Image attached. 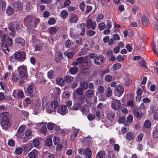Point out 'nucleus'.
<instances>
[{
  "label": "nucleus",
  "mask_w": 158,
  "mask_h": 158,
  "mask_svg": "<svg viewBox=\"0 0 158 158\" xmlns=\"http://www.w3.org/2000/svg\"><path fill=\"white\" fill-rule=\"evenodd\" d=\"M9 117V114L7 112L1 113V125L4 130H6L10 127L11 120Z\"/></svg>",
  "instance_id": "nucleus-1"
},
{
  "label": "nucleus",
  "mask_w": 158,
  "mask_h": 158,
  "mask_svg": "<svg viewBox=\"0 0 158 158\" xmlns=\"http://www.w3.org/2000/svg\"><path fill=\"white\" fill-rule=\"evenodd\" d=\"M1 39L2 44H1V47L3 50L7 53L9 52L8 46L11 47L13 44V41L12 39L9 37L7 39V43L6 42V36L5 34H3L2 35H1Z\"/></svg>",
  "instance_id": "nucleus-2"
},
{
  "label": "nucleus",
  "mask_w": 158,
  "mask_h": 158,
  "mask_svg": "<svg viewBox=\"0 0 158 158\" xmlns=\"http://www.w3.org/2000/svg\"><path fill=\"white\" fill-rule=\"evenodd\" d=\"M25 94L32 98L35 97L37 96V91L33 84H31L29 85L27 89L24 91Z\"/></svg>",
  "instance_id": "nucleus-3"
},
{
  "label": "nucleus",
  "mask_w": 158,
  "mask_h": 158,
  "mask_svg": "<svg viewBox=\"0 0 158 158\" xmlns=\"http://www.w3.org/2000/svg\"><path fill=\"white\" fill-rule=\"evenodd\" d=\"M39 22L38 18H32L31 16H27L24 19V23L26 25L34 27H36Z\"/></svg>",
  "instance_id": "nucleus-4"
},
{
  "label": "nucleus",
  "mask_w": 158,
  "mask_h": 158,
  "mask_svg": "<svg viewBox=\"0 0 158 158\" xmlns=\"http://www.w3.org/2000/svg\"><path fill=\"white\" fill-rule=\"evenodd\" d=\"M32 41L35 46V51H39L42 49L43 43L41 41L37 39L35 35H32Z\"/></svg>",
  "instance_id": "nucleus-5"
},
{
  "label": "nucleus",
  "mask_w": 158,
  "mask_h": 158,
  "mask_svg": "<svg viewBox=\"0 0 158 158\" xmlns=\"http://www.w3.org/2000/svg\"><path fill=\"white\" fill-rule=\"evenodd\" d=\"M17 69L20 77L22 78L26 77L27 75L26 66L23 65H21Z\"/></svg>",
  "instance_id": "nucleus-6"
},
{
  "label": "nucleus",
  "mask_w": 158,
  "mask_h": 158,
  "mask_svg": "<svg viewBox=\"0 0 158 158\" xmlns=\"http://www.w3.org/2000/svg\"><path fill=\"white\" fill-rule=\"evenodd\" d=\"M25 52L24 51L17 52L14 54V56L16 60L20 61H23L26 59Z\"/></svg>",
  "instance_id": "nucleus-7"
},
{
  "label": "nucleus",
  "mask_w": 158,
  "mask_h": 158,
  "mask_svg": "<svg viewBox=\"0 0 158 158\" xmlns=\"http://www.w3.org/2000/svg\"><path fill=\"white\" fill-rule=\"evenodd\" d=\"M124 89L123 86L121 85H116L114 90V95L118 97H120L123 93Z\"/></svg>",
  "instance_id": "nucleus-8"
},
{
  "label": "nucleus",
  "mask_w": 158,
  "mask_h": 158,
  "mask_svg": "<svg viewBox=\"0 0 158 158\" xmlns=\"http://www.w3.org/2000/svg\"><path fill=\"white\" fill-rule=\"evenodd\" d=\"M12 96L15 98L21 99L24 98L23 92L22 90L17 89L14 90Z\"/></svg>",
  "instance_id": "nucleus-9"
},
{
  "label": "nucleus",
  "mask_w": 158,
  "mask_h": 158,
  "mask_svg": "<svg viewBox=\"0 0 158 158\" xmlns=\"http://www.w3.org/2000/svg\"><path fill=\"white\" fill-rule=\"evenodd\" d=\"M68 111L67 106L63 105H60L57 110V112L62 115H65L68 113Z\"/></svg>",
  "instance_id": "nucleus-10"
},
{
  "label": "nucleus",
  "mask_w": 158,
  "mask_h": 158,
  "mask_svg": "<svg viewBox=\"0 0 158 158\" xmlns=\"http://www.w3.org/2000/svg\"><path fill=\"white\" fill-rule=\"evenodd\" d=\"M121 105V102L118 100L114 99L111 103V108L114 110H116L119 109Z\"/></svg>",
  "instance_id": "nucleus-11"
},
{
  "label": "nucleus",
  "mask_w": 158,
  "mask_h": 158,
  "mask_svg": "<svg viewBox=\"0 0 158 158\" xmlns=\"http://www.w3.org/2000/svg\"><path fill=\"white\" fill-rule=\"evenodd\" d=\"M105 60V58L102 55H100L97 56L94 59V61L95 63L98 65H101L104 62Z\"/></svg>",
  "instance_id": "nucleus-12"
},
{
  "label": "nucleus",
  "mask_w": 158,
  "mask_h": 158,
  "mask_svg": "<svg viewBox=\"0 0 158 158\" xmlns=\"http://www.w3.org/2000/svg\"><path fill=\"white\" fill-rule=\"evenodd\" d=\"M89 71V69L88 68H83L81 73L78 77H79L80 79H83L88 74Z\"/></svg>",
  "instance_id": "nucleus-13"
},
{
  "label": "nucleus",
  "mask_w": 158,
  "mask_h": 158,
  "mask_svg": "<svg viewBox=\"0 0 158 158\" xmlns=\"http://www.w3.org/2000/svg\"><path fill=\"white\" fill-rule=\"evenodd\" d=\"M32 136V132L30 130H27L25 133V136L23 139V141L24 143L27 142L31 138Z\"/></svg>",
  "instance_id": "nucleus-14"
},
{
  "label": "nucleus",
  "mask_w": 158,
  "mask_h": 158,
  "mask_svg": "<svg viewBox=\"0 0 158 158\" xmlns=\"http://www.w3.org/2000/svg\"><path fill=\"white\" fill-rule=\"evenodd\" d=\"M86 26L88 28L91 27L94 30L96 26V23L95 22L92 21L91 19H88L86 22Z\"/></svg>",
  "instance_id": "nucleus-15"
},
{
  "label": "nucleus",
  "mask_w": 158,
  "mask_h": 158,
  "mask_svg": "<svg viewBox=\"0 0 158 158\" xmlns=\"http://www.w3.org/2000/svg\"><path fill=\"white\" fill-rule=\"evenodd\" d=\"M80 133H81V131L79 129L74 128L72 132V135L70 137V140L71 141H73L76 138L77 136Z\"/></svg>",
  "instance_id": "nucleus-16"
},
{
  "label": "nucleus",
  "mask_w": 158,
  "mask_h": 158,
  "mask_svg": "<svg viewBox=\"0 0 158 158\" xmlns=\"http://www.w3.org/2000/svg\"><path fill=\"white\" fill-rule=\"evenodd\" d=\"M88 56L78 57L77 59L76 62L73 63V64L74 65H77L78 64H82L84 62V59L86 60Z\"/></svg>",
  "instance_id": "nucleus-17"
},
{
  "label": "nucleus",
  "mask_w": 158,
  "mask_h": 158,
  "mask_svg": "<svg viewBox=\"0 0 158 158\" xmlns=\"http://www.w3.org/2000/svg\"><path fill=\"white\" fill-rule=\"evenodd\" d=\"M85 24L83 23L80 24H78L77 25V27L78 28L81 29V32H80V34L81 35L82 37L85 35Z\"/></svg>",
  "instance_id": "nucleus-18"
},
{
  "label": "nucleus",
  "mask_w": 158,
  "mask_h": 158,
  "mask_svg": "<svg viewBox=\"0 0 158 158\" xmlns=\"http://www.w3.org/2000/svg\"><path fill=\"white\" fill-rule=\"evenodd\" d=\"M43 109H45L46 111L49 114L55 113L56 112V110L51 106L50 104H49L43 107Z\"/></svg>",
  "instance_id": "nucleus-19"
},
{
  "label": "nucleus",
  "mask_w": 158,
  "mask_h": 158,
  "mask_svg": "<svg viewBox=\"0 0 158 158\" xmlns=\"http://www.w3.org/2000/svg\"><path fill=\"white\" fill-rule=\"evenodd\" d=\"M63 57L62 54L60 51H57L56 52L55 60L56 62L60 61L62 60Z\"/></svg>",
  "instance_id": "nucleus-20"
},
{
  "label": "nucleus",
  "mask_w": 158,
  "mask_h": 158,
  "mask_svg": "<svg viewBox=\"0 0 158 158\" xmlns=\"http://www.w3.org/2000/svg\"><path fill=\"white\" fill-rule=\"evenodd\" d=\"M47 126L48 129L50 130L55 129L57 130L59 129V127L56 124L50 122L48 123Z\"/></svg>",
  "instance_id": "nucleus-21"
},
{
  "label": "nucleus",
  "mask_w": 158,
  "mask_h": 158,
  "mask_svg": "<svg viewBox=\"0 0 158 158\" xmlns=\"http://www.w3.org/2000/svg\"><path fill=\"white\" fill-rule=\"evenodd\" d=\"M152 112L153 113L154 118L155 120H158V110L154 106L150 107Z\"/></svg>",
  "instance_id": "nucleus-22"
},
{
  "label": "nucleus",
  "mask_w": 158,
  "mask_h": 158,
  "mask_svg": "<svg viewBox=\"0 0 158 158\" xmlns=\"http://www.w3.org/2000/svg\"><path fill=\"white\" fill-rule=\"evenodd\" d=\"M91 140V137L90 136L87 137H84L80 139V141L81 143L84 144H87Z\"/></svg>",
  "instance_id": "nucleus-23"
},
{
  "label": "nucleus",
  "mask_w": 158,
  "mask_h": 158,
  "mask_svg": "<svg viewBox=\"0 0 158 158\" xmlns=\"http://www.w3.org/2000/svg\"><path fill=\"white\" fill-rule=\"evenodd\" d=\"M40 107V103H39V102H37L33 109L34 110L33 113L35 115H37L38 113H39V109Z\"/></svg>",
  "instance_id": "nucleus-24"
},
{
  "label": "nucleus",
  "mask_w": 158,
  "mask_h": 158,
  "mask_svg": "<svg viewBox=\"0 0 158 158\" xmlns=\"http://www.w3.org/2000/svg\"><path fill=\"white\" fill-rule=\"evenodd\" d=\"M38 152L34 149L29 153L28 155L31 158H36L38 156Z\"/></svg>",
  "instance_id": "nucleus-25"
},
{
  "label": "nucleus",
  "mask_w": 158,
  "mask_h": 158,
  "mask_svg": "<svg viewBox=\"0 0 158 158\" xmlns=\"http://www.w3.org/2000/svg\"><path fill=\"white\" fill-rule=\"evenodd\" d=\"M15 42L17 44H19L22 46H24L25 42L24 40L20 37L16 38L15 39Z\"/></svg>",
  "instance_id": "nucleus-26"
},
{
  "label": "nucleus",
  "mask_w": 158,
  "mask_h": 158,
  "mask_svg": "<svg viewBox=\"0 0 158 158\" xmlns=\"http://www.w3.org/2000/svg\"><path fill=\"white\" fill-rule=\"evenodd\" d=\"M78 21V17L76 14L72 15L70 18V22L72 23H76Z\"/></svg>",
  "instance_id": "nucleus-27"
},
{
  "label": "nucleus",
  "mask_w": 158,
  "mask_h": 158,
  "mask_svg": "<svg viewBox=\"0 0 158 158\" xmlns=\"http://www.w3.org/2000/svg\"><path fill=\"white\" fill-rule=\"evenodd\" d=\"M14 6L17 10H19L22 9L23 5L22 3L20 2H17L15 4Z\"/></svg>",
  "instance_id": "nucleus-28"
},
{
  "label": "nucleus",
  "mask_w": 158,
  "mask_h": 158,
  "mask_svg": "<svg viewBox=\"0 0 158 158\" xmlns=\"http://www.w3.org/2000/svg\"><path fill=\"white\" fill-rule=\"evenodd\" d=\"M133 117L131 115H129L127 117V120L126 122H124V125L126 126H129L131 123L133 121Z\"/></svg>",
  "instance_id": "nucleus-29"
},
{
  "label": "nucleus",
  "mask_w": 158,
  "mask_h": 158,
  "mask_svg": "<svg viewBox=\"0 0 158 158\" xmlns=\"http://www.w3.org/2000/svg\"><path fill=\"white\" fill-rule=\"evenodd\" d=\"M85 153V156L87 158H91V156L92 153L90 149L89 148H86L84 151Z\"/></svg>",
  "instance_id": "nucleus-30"
},
{
  "label": "nucleus",
  "mask_w": 158,
  "mask_h": 158,
  "mask_svg": "<svg viewBox=\"0 0 158 158\" xmlns=\"http://www.w3.org/2000/svg\"><path fill=\"white\" fill-rule=\"evenodd\" d=\"M114 115L112 111L108 112L107 113V118L109 120L112 121L114 120Z\"/></svg>",
  "instance_id": "nucleus-31"
},
{
  "label": "nucleus",
  "mask_w": 158,
  "mask_h": 158,
  "mask_svg": "<svg viewBox=\"0 0 158 158\" xmlns=\"http://www.w3.org/2000/svg\"><path fill=\"white\" fill-rule=\"evenodd\" d=\"M78 70V68L77 66H73L71 67L69 69V71L70 73L74 75L75 74Z\"/></svg>",
  "instance_id": "nucleus-32"
},
{
  "label": "nucleus",
  "mask_w": 158,
  "mask_h": 158,
  "mask_svg": "<svg viewBox=\"0 0 158 158\" xmlns=\"http://www.w3.org/2000/svg\"><path fill=\"white\" fill-rule=\"evenodd\" d=\"M94 94V91L90 89L88 90L85 92V95L88 98L92 97Z\"/></svg>",
  "instance_id": "nucleus-33"
},
{
  "label": "nucleus",
  "mask_w": 158,
  "mask_h": 158,
  "mask_svg": "<svg viewBox=\"0 0 158 158\" xmlns=\"http://www.w3.org/2000/svg\"><path fill=\"white\" fill-rule=\"evenodd\" d=\"M1 87L3 90H4L5 93H7L9 92L8 87L5 83L1 82Z\"/></svg>",
  "instance_id": "nucleus-34"
},
{
  "label": "nucleus",
  "mask_w": 158,
  "mask_h": 158,
  "mask_svg": "<svg viewBox=\"0 0 158 158\" xmlns=\"http://www.w3.org/2000/svg\"><path fill=\"white\" fill-rule=\"evenodd\" d=\"M105 80L107 82H110L115 80V77L110 75H107L105 77Z\"/></svg>",
  "instance_id": "nucleus-35"
},
{
  "label": "nucleus",
  "mask_w": 158,
  "mask_h": 158,
  "mask_svg": "<svg viewBox=\"0 0 158 158\" xmlns=\"http://www.w3.org/2000/svg\"><path fill=\"white\" fill-rule=\"evenodd\" d=\"M49 102V100L47 98L45 97H44L42 98V105L43 107L48 105Z\"/></svg>",
  "instance_id": "nucleus-36"
},
{
  "label": "nucleus",
  "mask_w": 158,
  "mask_h": 158,
  "mask_svg": "<svg viewBox=\"0 0 158 158\" xmlns=\"http://www.w3.org/2000/svg\"><path fill=\"white\" fill-rule=\"evenodd\" d=\"M80 86L84 89H88V85L86 81L81 82L80 83Z\"/></svg>",
  "instance_id": "nucleus-37"
},
{
  "label": "nucleus",
  "mask_w": 158,
  "mask_h": 158,
  "mask_svg": "<svg viewBox=\"0 0 158 158\" xmlns=\"http://www.w3.org/2000/svg\"><path fill=\"white\" fill-rule=\"evenodd\" d=\"M152 136L155 139L158 138V128H156L153 131Z\"/></svg>",
  "instance_id": "nucleus-38"
},
{
  "label": "nucleus",
  "mask_w": 158,
  "mask_h": 158,
  "mask_svg": "<svg viewBox=\"0 0 158 158\" xmlns=\"http://www.w3.org/2000/svg\"><path fill=\"white\" fill-rule=\"evenodd\" d=\"M58 103L57 102L55 101H53L51 102L50 105L53 109H55L57 107L58 105Z\"/></svg>",
  "instance_id": "nucleus-39"
},
{
  "label": "nucleus",
  "mask_w": 158,
  "mask_h": 158,
  "mask_svg": "<svg viewBox=\"0 0 158 158\" xmlns=\"http://www.w3.org/2000/svg\"><path fill=\"white\" fill-rule=\"evenodd\" d=\"M134 115L136 118L139 120L141 119L142 117L143 116V114L142 112H139L138 111H135L134 113Z\"/></svg>",
  "instance_id": "nucleus-40"
},
{
  "label": "nucleus",
  "mask_w": 158,
  "mask_h": 158,
  "mask_svg": "<svg viewBox=\"0 0 158 158\" xmlns=\"http://www.w3.org/2000/svg\"><path fill=\"white\" fill-rule=\"evenodd\" d=\"M81 106V104L78 102L75 103L73 105L72 108V109L74 110H77L79 109V108Z\"/></svg>",
  "instance_id": "nucleus-41"
},
{
  "label": "nucleus",
  "mask_w": 158,
  "mask_h": 158,
  "mask_svg": "<svg viewBox=\"0 0 158 158\" xmlns=\"http://www.w3.org/2000/svg\"><path fill=\"white\" fill-rule=\"evenodd\" d=\"M6 12L8 15H10L14 13V10L11 6H8Z\"/></svg>",
  "instance_id": "nucleus-42"
},
{
  "label": "nucleus",
  "mask_w": 158,
  "mask_h": 158,
  "mask_svg": "<svg viewBox=\"0 0 158 158\" xmlns=\"http://www.w3.org/2000/svg\"><path fill=\"white\" fill-rule=\"evenodd\" d=\"M112 95V90L109 87L106 89V95L109 97L111 96Z\"/></svg>",
  "instance_id": "nucleus-43"
},
{
  "label": "nucleus",
  "mask_w": 158,
  "mask_h": 158,
  "mask_svg": "<svg viewBox=\"0 0 158 158\" xmlns=\"http://www.w3.org/2000/svg\"><path fill=\"white\" fill-rule=\"evenodd\" d=\"M10 25L12 26L15 27V28H16L17 29H19L21 27V26L19 23H17L16 22H13L11 23Z\"/></svg>",
  "instance_id": "nucleus-44"
},
{
  "label": "nucleus",
  "mask_w": 158,
  "mask_h": 158,
  "mask_svg": "<svg viewBox=\"0 0 158 158\" xmlns=\"http://www.w3.org/2000/svg\"><path fill=\"white\" fill-rule=\"evenodd\" d=\"M43 155L44 157L47 156L48 158H55L54 155L47 152H44Z\"/></svg>",
  "instance_id": "nucleus-45"
},
{
  "label": "nucleus",
  "mask_w": 158,
  "mask_h": 158,
  "mask_svg": "<svg viewBox=\"0 0 158 158\" xmlns=\"http://www.w3.org/2000/svg\"><path fill=\"white\" fill-rule=\"evenodd\" d=\"M75 92H76V93L78 95H82L83 91L81 87H79L76 89L75 91Z\"/></svg>",
  "instance_id": "nucleus-46"
},
{
  "label": "nucleus",
  "mask_w": 158,
  "mask_h": 158,
  "mask_svg": "<svg viewBox=\"0 0 158 158\" xmlns=\"http://www.w3.org/2000/svg\"><path fill=\"white\" fill-rule=\"evenodd\" d=\"M56 83L57 84L60 85H62L63 84L64 80L60 77H58L56 79Z\"/></svg>",
  "instance_id": "nucleus-47"
},
{
  "label": "nucleus",
  "mask_w": 158,
  "mask_h": 158,
  "mask_svg": "<svg viewBox=\"0 0 158 158\" xmlns=\"http://www.w3.org/2000/svg\"><path fill=\"white\" fill-rule=\"evenodd\" d=\"M68 15V12L65 10H63L61 12L60 16L63 18H65Z\"/></svg>",
  "instance_id": "nucleus-48"
},
{
  "label": "nucleus",
  "mask_w": 158,
  "mask_h": 158,
  "mask_svg": "<svg viewBox=\"0 0 158 158\" xmlns=\"http://www.w3.org/2000/svg\"><path fill=\"white\" fill-rule=\"evenodd\" d=\"M103 18V15L102 13L98 14L97 17L96 21L98 22L101 21Z\"/></svg>",
  "instance_id": "nucleus-49"
},
{
  "label": "nucleus",
  "mask_w": 158,
  "mask_h": 158,
  "mask_svg": "<svg viewBox=\"0 0 158 158\" xmlns=\"http://www.w3.org/2000/svg\"><path fill=\"white\" fill-rule=\"evenodd\" d=\"M142 22L144 25L147 26L148 23V20L145 16L142 17Z\"/></svg>",
  "instance_id": "nucleus-50"
},
{
  "label": "nucleus",
  "mask_w": 158,
  "mask_h": 158,
  "mask_svg": "<svg viewBox=\"0 0 158 158\" xmlns=\"http://www.w3.org/2000/svg\"><path fill=\"white\" fill-rule=\"evenodd\" d=\"M9 28L11 31L10 32L11 35L12 36L14 35L15 33V27H13L12 26H11L10 25L9 27Z\"/></svg>",
  "instance_id": "nucleus-51"
},
{
  "label": "nucleus",
  "mask_w": 158,
  "mask_h": 158,
  "mask_svg": "<svg viewBox=\"0 0 158 158\" xmlns=\"http://www.w3.org/2000/svg\"><path fill=\"white\" fill-rule=\"evenodd\" d=\"M64 81L67 82H69L73 80V77L69 76H66L64 77Z\"/></svg>",
  "instance_id": "nucleus-52"
},
{
  "label": "nucleus",
  "mask_w": 158,
  "mask_h": 158,
  "mask_svg": "<svg viewBox=\"0 0 158 158\" xmlns=\"http://www.w3.org/2000/svg\"><path fill=\"white\" fill-rule=\"evenodd\" d=\"M144 125L145 127L149 128L151 126V122L148 120H146L144 122Z\"/></svg>",
  "instance_id": "nucleus-53"
},
{
  "label": "nucleus",
  "mask_w": 158,
  "mask_h": 158,
  "mask_svg": "<svg viewBox=\"0 0 158 158\" xmlns=\"http://www.w3.org/2000/svg\"><path fill=\"white\" fill-rule=\"evenodd\" d=\"M121 67V64L119 63L114 64L113 66V69L114 70H117Z\"/></svg>",
  "instance_id": "nucleus-54"
},
{
  "label": "nucleus",
  "mask_w": 158,
  "mask_h": 158,
  "mask_svg": "<svg viewBox=\"0 0 158 158\" xmlns=\"http://www.w3.org/2000/svg\"><path fill=\"white\" fill-rule=\"evenodd\" d=\"M98 27L100 31H102L105 28L106 26L104 23H101L98 25Z\"/></svg>",
  "instance_id": "nucleus-55"
},
{
  "label": "nucleus",
  "mask_w": 158,
  "mask_h": 158,
  "mask_svg": "<svg viewBox=\"0 0 158 158\" xmlns=\"http://www.w3.org/2000/svg\"><path fill=\"white\" fill-rule=\"evenodd\" d=\"M49 31L50 33L55 34L57 31V29L55 27H51L49 28Z\"/></svg>",
  "instance_id": "nucleus-56"
},
{
  "label": "nucleus",
  "mask_w": 158,
  "mask_h": 158,
  "mask_svg": "<svg viewBox=\"0 0 158 158\" xmlns=\"http://www.w3.org/2000/svg\"><path fill=\"white\" fill-rule=\"evenodd\" d=\"M104 154V152L101 151L99 152L97 154V158H103Z\"/></svg>",
  "instance_id": "nucleus-57"
},
{
  "label": "nucleus",
  "mask_w": 158,
  "mask_h": 158,
  "mask_svg": "<svg viewBox=\"0 0 158 158\" xmlns=\"http://www.w3.org/2000/svg\"><path fill=\"white\" fill-rule=\"evenodd\" d=\"M133 138V134L131 132H128L127 135V139L129 140H131Z\"/></svg>",
  "instance_id": "nucleus-58"
},
{
  "label": "nucleus",
  "mask_w": 158,
  "mask_h": 158,
  "mask_svg": "<svg viewBox=\"0 0 158 158\" xmlns=\"http://www.w3.org/2000/svg\"><path fill=\"white\" fill-rule=\"evenodd\" d=\"M143 133H140L138 135L136 141H137L140 142L141 141L143 138Z\"/></svg>",
  "instance_id": "nucleus-59"
},
{
  "label": "nucleus",
  "mask_w": 158,
  "mask_h": 158,
  "mask_svg": "<svg viewBox=\"0 0 158 158\" xmlns=\"http://www.w3.org/2000/svg\"><path fill=\"white\" fill-rule=\"evenodd\" d=\"M33 8L32 5L28 2L26 3V9L27 10H29Z\"/></svg>",
  "instance_id": "nucleus-60"
},
{
  "label": "nucleus",
  "mask_w": 158,
  "mask_h": 158,
  "mask_svg": "<svg viewBox=\"0 0 158 158\" xmlns=\"http://www.w3.org/2000/svg\"><path fill=\"white\" fill-rule=\"evenodd\" d=\"M54 75V72L52 70H50L48 73V77L50 78H52Z\"/></svg>",
  "instance_id": "nucleus-61"
},
{
  "label": "nucleus",
  "mask_w": 158,
  "mask_h": 158,
  "mask_svg": "<svg viewBox=\"0 0 158 158\" xmlns=\"http://www.w3.org/2000/svg\"><path fill=\"white\" fill-rule=\"evenodd\" d=\"M52 140L51 139L48 138L46 140V144L48 146H50L52 144Z\"/></svg>",
  "instance_id": "nucleus-62"
},
{
  "label": "nucleus",
  "mask_w": 158,
  "mask_h": 158,
  "mask_svg": "<svg viewBox=\"0 0 158 158\" xmlns=\"http://www.w3.org/2000/svg\"><path fill=\"white\" fill-rule=\"evenodd\" d=\"M98 90L100 93L102 94L104 91V87L102 85H99L98 88Z\"/></svg>",
  "instance_id": "nucleus-63"
},
{
  "label": "nucleus",
  "mask_w": 158,
  "mask_h": 158,
  "mask_svg": "<svg viewBox=\"0 0 158 158\" xmlns=\"http://www.w3.org/2000/svg\"><path fill=\"white\" fill-rule=\"evenodd\" d=\"M70 94L69 92H64L62 94V97L64 98H68L70 96Z\"/></svg>",
  "instance_id": "nucleus-64"
}]
</instances>
